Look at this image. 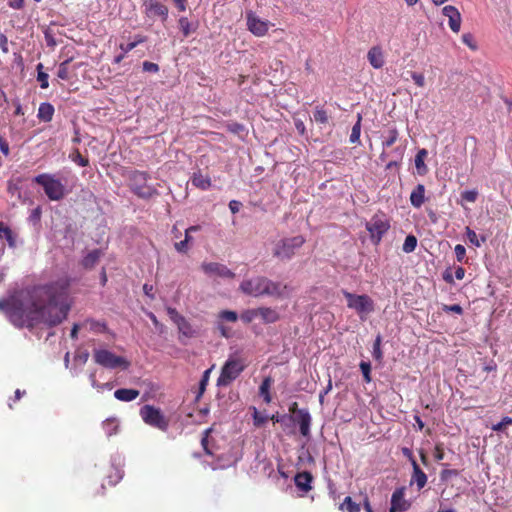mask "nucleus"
<instances>
[{"label": "nucleus", "instance_id": "nucleus-62", "mask_svg": "<svg viewBox=\"0 0 512 512\" xmlns=\"http://www.w3.org/2000/svg\"><path fill=\"white\" fill-rule=\"evenodd\" d=\"M0 151H1L5 156H8V155H9V152H10L8 142H7L4 138H2V137H0Z\"/></svg>", "mask_w": 512, "mask_h": 512}, {"label": "nucleus", "instance_id": "nucleus-35", "mask_svg": "<svg viewBox=\"0 0 512 512\" xmlns=\"http://www.w3.org/2000/svg\"><path fill=\"white\" fill-rule=\"evenodd\" d=\"M69 158L71 159V161H73L74 163L81 167H86L89 165V160L83 157L78 149H74L70 153Z\"/></svg>", "mask_w": 512, "mask_h": 512}, {"label": "nucleus", "instance_id": "nucleus-9", "mask_svg": "<svg viewBox=\"0 0 512 512\" xmlns=\"http://www.w3.org/2000/svg\"><path fill=\"white\" fill-rule=\"evenodd\" d=\"M390 228L389 220L385 214H375L366 222V229L370 234V239L373 244L378 245L382 237L388 232Z\"/></svg>", "mask_w": 512, "mask_h": 512}, {"label": "nucleus", "instance_id": "nucleus-39", "mask_svg": "<svg viewBox=\"0 0 512 512\" xmlns=\"http://www.w3.org/2000/svg\"><path fill=\"white\" fill-rule=\"evenodd\" d=\"M85 325L89 327V330L94 331L96 333L105 332L107 327L105 323H101L95 320H87Z\"/></svg>", "mask_w": 512, "mask_h": 512}, {"label": "nucleus", "instance_id": "nucleus-36", "mask_svg": "<svg viewBox=\"0 0 512 512\" xmlns=\"http://www.w3.org/2000/svg\"><path fill=\"white\" fill-rule=\"evenodd\" d=\"M361 120H362V117L359 114L358 115V120L355 123V125L352 127V131H351V134H350V142L353 143V144L359 143V141H360Z\"/></svg>", "mask_w": 512, "mask_h": 512}, {"label": "nucleus", "instance_id": "nucleus-37", "mask_svg": "<svg viewBox=\"0 0 512 512\" xmlns=\"http://www.w3.org/2000/svg\"><path fill=\"white\" fill-rule=\"evenodd\" d=\"M417 238L414 235H408L405 238L402 249L405 253H411L416 249Z\"/></svg>", "mask_w": 512, "mask_h": 512}, {"label": "nucleus", "instance_id": "nucleus-57", "mask_svg": "<svg viewBox=\"0 0 512 512\" xmlns=\"http://www.w3.org/2000/svg\"><path fill=\"white\" fill-rule=\"evenodd\" d=\"M143 70L145 72H152V73H156L159 71V66L158 64L156 63H153V62H149V61H144L143 62Z\"/></svg>", "mask_w": 512, "mask_h": 512}, {"label": "nucleus", "instance_id": "nucleus-64", "mask_svg": "<svg viewBox=\"0 0 512 512\" xmlns=\"http://www.w3.org/2000/svg\"><path fill=\"white\" fill-rule=\"evenodd\" d=\"M0 48L4 53L8 52V39L4 34H0Z\"/></svg>", "mask_w": 512, "mask_h": 512}, {"label": "nucleus", "instance_id": "nucleus-18", "mask_svg": "<svg viewBox=\"0 0 512 512\" xmlns=\"http://www.w3.org/2000/svg\"><path fill=\"white\" fill-rule=\"evenodd\" d=\"M313 476L308 471L299 472L294 477L296 487L304 492L308 493L312 489Z\"/></svg>", "mask_w": 512, "mask_h": 512}, {"label": "nucleus", "instance_id": "nucleus-59", "mask_svg": "<svg viewBox=\"0 0 512 512\" xmlns=\"http://www.w3.org/2000/svg\"><path fill=\"white\" fill-rule=\"evenodd\" d=\"M270 419H271L274 423H281V424H285L287 421H289V415H287V414H283V415L275 414V415H272V416L270 417Z\"/></svg>", "mask_w": 512, "mask_h": 512}, {"label": "nucleus", "instance_id": "nucleus-55", "mask_svg": "<svg viewBox=\"0 0 512 512\" xmlns=\"http://www.w3.org/2000/svg\"><path fill=\"white\" fill-rule=\"evenodd\" d=\"M411 77H412L413 81L415 82V84L418 87H424V85H425V78H424L423 74L417 73V72H412L411 73Z\"/></svg>", "mask_w": 512, "mask_h": 512}, {"label": "nucleus", "instance_id": "nucleus-53", "mask_svg": "<svg viewBox=\"0 0 512 512\" xmlns=\"http://www.w3.org/2000/svg\"><path fill=\"white\" fill-rule=\"evenodd\" d=\"M456 259L458 262H462L466 256V249L463 245L457 244L454 248Z\"/></svg>", "mask_w": 512, "mask_h": 512}, {"label": "nucleus", "instance_id": "nucleus-50", "mask_svg": "<svg viewBox=\"0 0 512 512\" xmlns=\"http://www.w3.org/2000/svg\"><path fill=\"white\" fill-rule=\"evenodd\" d=\"M465 232H466V236H467L468 240L470 241V243H472L476 247H480L481 244L478 240L476 232L474 230H472L470 227H466Z\"/></svg>", "mask_w": 512, "mask_h": 512}, {"label": "nucleus", "instance_id": "nucleus-19", "mask_svg": "<svg viewBox=\"0 0 512 512\" xmlns=\"http://www.w3.org/2000/svg\"><path fill=\"white\" fill-rule=\"evenodd\" d=\"M412 468H413V473H412L410 484L412 485L415 483L417 485L418 490H421L427 484V475L420 468L417 461H413Z\"/></svg>", "mask_w": 512, "mask_h": 512}, {"label": "nucleus", "instance_id": "nucleus-25", "mask_svg": "<svg viewBox=\"0 0 512 512\" xmlns=\"http://www.w3.org/2000/svg\"><path fill=\"white\" fill-rule=\"evenodd\" d=\"M102 255L101 250L94 249L90 251L83 259H82V266L86 269L93 268L97 262L99 261L100 257Z\"/></svg>", "mask_w": 512, "mask_h": 512}, {"label": "nucleus", "instance_id": "nucleus-56", "mask_svg": "<svg viewBox=\"0 0 512 512\" xmlns=\"http://www.w3.org/2000/svg\"><path fill=\"white\" fill-rule=\"evenodd\" d=\"M434 458L436 461H441L444 459V448L443 444L438 443L435 445L434 449Z\"/></svg>", "mask_w": 512, "mask_h": 512}, {"label": "nucleus", "instance_id": "nucleus-45", "mask_svg": "<svg viewBox=\"0 0 512 512\" xmlns=\"http://www.w3.org/2000/svg\"><path fill=\"white\" fill-rule=\"evenodd\" d=\"M509 425H512V418L509 416H505L502 418V420L499 423L494 424L492 426V430L499 432V431H502L506 426H509Z\"/></svg>", "mask_w": 512, "mask_h": 512}, {"label": "nucleus", "instance_id": "nucleus-5", "mask_svg": "<svg viewBox=\"0 0 512 512\" xmlns=\"http://www.w3.org/2000/svg\"><path fill=\"white\" fill-rule=\"evenodd\" d=\"M304 243L305 238L301 235L281 239L275 245L273 255L280 260H290Z\"/></svg>", "mask_w": 512, "mask_h": 512}, {"label": "nucleus", "instance_id": "nucleus-17", "mask_svg": "<svg viewBox=\"0 0 512 512\" xmlns=\"http://www.w3.org/2000/svg\"><path fill=\"white\" fill-rule=\"evenodd\" d=\"M442 13L449 19L450 29L458 33L461 27V14L455 6L447 5L443 7Z\"/></svg>", "mask_w": 512, "mask_h": 512}, {"label": "nucleus", "instance_id": "nucleus-14", "mask_svg": "<svg viewBox=\"0 0 512 512\" xmlns=\"http://www.w3.org/2000/svg\"><path fill=\"white\" fill-rule=\"evenodd\" d=\"M144 13L149 18L159 16L165 21L168 17V8L156 0H149L144 2Z\"/></svg>", "mask_w": 512, "mask_h": 512}, {"label": "nucleus", "instance_id": "nucleus-3", "mask_svg": "<svg viewBox=\"0 0 512 512\" xmlns=\"http://www.w3.org/2000/svg\"><path fill=\"white\" fill-rule=\"evenodd\" d=\"M127 179L130 190L141 199H150L158 194L157 189L148 184L150 175L145 171L133 170Z\"/></svg>", "mask_w": 512, "mask_h": 512}, {"label": "nucleus", "instance_id": "nucleus-32", "mask_svg": "<svg viewBox=\"0 0 512 512\" xmlns=\"http://www.w3.org/2000/svg\"><path fill=\"white\" fill-rule=\"evenodd\" d=\"M399 138V132L396 128H391L388 130L387 136L382 142L383 148H389L396 143Z\"/></svg>", "mask_w": 512, "mask_h": 512}, {"label": "nucleus", "instance_id": "nucleus-12", "mask_svg": "<svg viewBox=\"0 0 512 512\" xmlns=\"http://www.w3.org/2000/svg\"><path fill=\"white\" fill-rule=\"evenodd\" d=\"M289 421L299 425L300 433L304 437L310 436L311 415L307 409H300L296 415H289Z\"/></svg>", "mask_w": 512, "mask_h": 512}, {"label": "nucleus", "instance_id": "nucleus-51", "mask_svg": "<svg viewBox=\"0 0 512 512\" xmlns=\"http://www.w3.org/2000/svg\"><path fill=\"white\" fill-rule=\"evenodd\" d=\"M267 419H268L267 416H263L260 412L257 411L256 408H254L253 420H254L255 426H257V427L262 426L263 424L266 423Z\"/></svg>", "mask_w": 512, "mask_h": 512}, {"label": "nucleus", "instance_id": "nucleus-38", "mask_svg": "<svg viewBox=\"0 0 512 512\" xmlns=\"http://www.w3.org/2000/svg\"><path fill=\"white\" fill-rule=\"evenodd\" d=\"M381 343H382V337L381 335H377L374 344H373V357L375 360H382L383 358V352L381 350Z\"/></svg>", "mask_w": 512, "mask_h": 512}, {"label": "nucleus", "instance_id": "nucleus-61", "mask_svg": "<svg viewBox=\"0 0 512 512\" xmlns=\"http://www.w3.org/2000/svg\"><path fill=\"white\" fill-rule=\"evenodd\" d=\"M241 202L240 201H237V200H231L229 202V209L230 211L233 213V214H236L239 212L240 210V207H241Z\"/></svg>", "mask_w": 512, "mask_h": 512}, {"label": "nucleus", "instance_id": "nucleus-41", "mask_svg": "<svg viewBox=\"0 0 512 512\" xmlns=\"http://www.w3.org/2000/svg\"><path fill=\"white\" fill-rule=\"evenodd\" d=\"M257 312H258V308L257 309H248V310H245L240 318L241 320L246 323V324H249L251 323L256 317H258L257 315Z\"/></svg>", "mask_w": 512, "mask_h": 512}, {"label": "nucleus", "instance_id": "nucleus-15", "mask_svg": "<svg viewBox=\"0 0 512 512\" xmlns=\"http://www.w3.org/2000/svg\"><path fill=\"white\" fill-rule=\"evenodd\" d=\"M405 490V487H399L393 492L390 507L392 511L405 512L410 508V502L405 499Z\"/></svg>", "mask_w": 512, "mask_h": 512}, {"label": "nucleus", "instance_id": "nucleus-24", "mask_svg": "<svg viewBox=\"0 0 512 512\" xmlns=\"http://www.w3.org/2000/svg\"><path fill=\"white\" fill-rule=\"evenodd\" d=\"M54 115V107L48 102L41 103L38 108V118L41 121L49 122L52 120Z\"/></svg>", "mask_w": 512, "mask_h": 512}, {"label": "nucleus", "instance_id": "nucleus-22", "mask_svg": "<svg viewBox=\"0 0 512 512\" xmlns=\"http://www.w3.org/2000/svg\"><path fill=\"white\" fill-rule=\"evenodd\" d=\"M257 315L261 317L264 323H275L279 320L280 316L275 309L270 307L258 308Z\"/></svg>", "mask_w": 512, "mask_h": 512}, {"label": "nucleus", "instance_id": "nucleus-47", "mask_svg": "<svg viewBox=\"0 0 512 512\" xmlns=\"http://www.w3.org/2000/svg\"><path fill=\"white\" fill-rule=\"evenodd\" d=\"M462 42L467 45L471 50H476L477 44L473 38V35L471 33H465L462 35Z\"/></svg>", "mask_w": 512, "mask_h": 512}, {"label": "nucleus", "instance_id": "nucleus-26", "mask_svg": "<svg viewBox=\"0 0 512 512\" xmlns=\"http://www.w3.org/2000/svg\"><path fill=\"white\" fill-rule=\"evenodd\" d=\"M427 155V150L423 148L420 149L415 156V167L420 175H425L428 171V168L424 162Z\"/></svg>", "mask_w": 512, "mask_h": 512}, {"label": "nucleus", "instance_id": "nucleus-10", "mask_svg": "<svg viewBox=\"0 0 512 512\" xmlns=\"http://www.w3.org/2000/svg\"><path fill=\"white\" fill-rule=\"evenodd\" d=\"M142 420L149 426L158 428L162 431L167 430L169 422L159 408L152 405H144L140 409Z\"/></svg>", "mask_w": 512, "mask_h": 512}, {"label": "nucleus", "instance_id": "nucleus-60", "mask_svg": "<svg viewBox=\"0 0 512 512\" xmlns=\"http://www.w3.org/2000/svg\"><path fill=\"white\" fill-rule=\"evenodd\" d=\"M175 249L180 253H186L188 250L187 239H184L183 241L175 243Z\"/></svg>", "mask_w": 512, "mask_h": 512}, {"label": "nucleus", "instance_id": "nucleus-40", "mask_svg": "<svg viewBox=\"0 0 512 512\" xmlns=\"http://www.w3.org/2000/svg\"><path fill=\"white\" fill-rule=\"evenodd\" d=\"M218 318L227 322H236L238 320V314L235 311L223 310L218 314Z\"/></svg>", "mask_w": 512, "mask_h": 512}, {"label": "nucleus", "instance_id": "nucleus-54", "mask_svg": "<svg viewBox=\"0 0 512 512\" xmlns=\"http://www.w3.org/2000/svg\"><path fill=\"white\" fill-rule=\"evenodd\" d=\"M457 475H458V471L455 469H444L440 473V478L442 481H447L450 478H452L453 476H457Z\"/></svg>", "mask_w": 512, "mask_h": 512}, {"label": "nucleus", "instance_id": "nucleus-43", "mask_svg": "<svg viewBox=\"0 0 512 512\" xmlns=\"http://www.w3.org/2000/svg\"><path fill=\"white\" fill-rule=\"evenodd\" d=\"M3 237L6 239L9 247H16V235L8 226H6L5 232H3Z\"/></svg>", "mask_w": 512, "mask_h": 512}, {"label": "nucleus", "instance_id": "nucleus-8", "mask_svg": "<svg viewBox=\"0 0 512 512\" xmlns=\"http://www.w3.org/2000/svg\"><path fill=\"white\" fill-rule=\"evenodd\" d=\"M93 358L95 363L108 369H115L118 367L127 369L130 365L124 357L117 356L107 349H95L93 351Z\"/></svg>", "mask_w": 512, "mask_h": 512}, {"label": "nucleus", "instance_id": "nucleus-46", "mask_svg": "<svg viewBox=\"0 0 512 512\" xmlns=\"http://www.w3.org/2000/svg\"><path fill=\"white\" fill-rule=\"evenodd\" d=\"M209 373H210V369L206 370L203 373V376L199 383V392H198L197 398L201 397L202 394L204 393V391L206 390V386H207L208 380H209Z\"/></svg>", "mask_w": 512, "mask_h": 512}, {"label": "nucleus", "instance_id": "nucleus-34", "mask_svg": "<svg viewBox=\"0 0 512 512\" xmlns=\"http://www.w3.org/2000/svg\"><path fill=\"white\" fill-rule=\"evenodd\" d=\"M314 120L320 124H327L329 121L328 113L323 107L317 106L313 113Z\"/></svg>", "mask_w": 512, "mask_h": 512}, {"label": "nucleus", "instance_id": "nucleus-63", "mask_svg": "<svg viewBox=\"0 0 512 512\" xmlns=\"http://www.w3.org/2000/svg\"><path fill=\"white\" fill-rule=\"evenodd\" d=\"M119 48L121 49V51H122L124 54H127V53H129L130 51H132V50L135 48V43H132V41H131V42H129V43H127V44H123V43H121V44L119 45Z\"/></svg>", "mask_w": 512, "mask_h": 512}, {"label": "nucleus", "instance_id": "nucleus-28", "mask_svg": "<svg viewBox=\"0 0 512 512\" xmlns=\"http://www.w3.org/2000/svg\"><path fill=\"white\" fill-rule=\"evenodd\" d=\"M339 510L342 512H360V504L353 501L350 496H347L340 504Z\"/></svg>", "mask_w": 512, "mask_h": 512}, {"label": "nucleus", "instance_id": "nucleus-29", "mask_svg": "<svg viewBox=\"0 0 512 512\" xmlns=\"http://www.w3.org/2000/svg\"><path fill=\"white\" fill-rule=\"evenodd\" d=\"M72 59L69 58L62 63L59 64L57 76L61 80H69L71 78V72H70V63Z\"/></svg>", "mask_w": 512, "mask_h": 512}, {"label": "nucleus", "instance_id": "nucleus-48", "mask_svg": "<svg viewBox=\"0 0 512 512\" xmlns=\"http://www.w3.org/2000/svg\"><path fill=\"white\" fill-rule=\"evenodd\" d=\"M44 38H45V42L48 47L54 48L57 45V42L54 37V33L52 32L51 29L47 28L44 31Z\"/></svg>", "mask_w": 512, "mask_h": 512}, {"label": "nucleus", "instance_id": "nucleus-30", "mask_svg": "<svg viewBox=\"0 0 512 512\" xmlns=\"http://www.w3.org/2000/svg\"><path fill=\"white\" fill-rule=\"evenodd\" d=\"M271 384H272V379L270 377H266L262 381L260 388H259L260 395L263 397V399L266 403L271 402V395L269 392Z\"/></svg>", "mask_w": 512, "mask_h": 512}, {"label": "nucleus", "instance_id": "nucleus-20", "mask_svg": "<svg viewBox=\"0 0 512 512\" xmlns=\"http://www.w3.org/2000/svg\"><path fill=\"white\" fill-rule=\"evenodd\" d=\"M191 183L193 186L203 191L208 190L212 185L211 178L208 175H204L201 171L193 173Z\"/></svg>", "mask_w": 512, "mask_h": 512}, {"label": "nucleus", "instance_id": "nucleus-49", "mask_svg": "<svg viewBox=\"0 0 512 512\" xmlns=\"http://www.w3.org/2000/svg\"><path fill=\"white\" fill-rule=\"evenodd\" d=\"M442 310L444 312H446V313L453 312V313L458 314V315H462L463 314V308L459 304H453V305L443 304L442 305Z\"/></svg>", "mask_w": 512, "mask_h": 512}, {"label": "nucleus", "instance_id": "nucleus-33", "mask_svg": "<svg viewBox=\"0 0 512 512\" xmlns=\"http://www.w3.org/2000/svg\"><path fill=\"white\" fill-rule=\"evenodd\" d=\"M178 23L184 37H188L196 29L193 27L192 23L188 20L187 17H181Z\"/></svg>", "mask_w": 512, "mask_h": 512}, {"label": "nucleus", "instance_id": "nucleus-52", "mask_svg": "<svg viewBox=\"0 0 512 512\" xmlns=\"http://www.w3.org/2000/svg\"><path fill=\"white\" fill-rule=\"evenodd\" d=\"M478 193L475 190H466L461 193V198L467 202H475L477 199Z\"/></svg>", "mask_w": 512, "mask_h": 512}, {"label": "nucleus", "instance_id": "nucleus-27", "mask_svg": "<svg viewBox=\"0 0 512 512\" xmlns=\"http://www.w3.org/2000/svg\"><path fill=\"white\" fill-rule=\"evenodd\" d=\"M178 327L180 333H182L185 337L192 338L196 335V331L192 328V325L186 320V318L179 319L177 323H175Z\"/></svg>", "mask_w": 512, "mask_h": 512}, {"label": "nucleus", "instance_id": "nucleus-13", "mask_svg": "<svg viewBox=\"0 0 512 512\" xmlns=\"http://www.w3.org/2000/svg\"><path fill=\"white\" fill-rule=\"evenodd\" d=\"M202 270L209 276H219L221 278H234L235 273L232 272L227 266L217 263L209 262L201 265Z\"/></svg>", "mask_w": 512, "mask_h": 512}, {"label": "nucleus", "instance_id": "nucleus-31", "mask_svg": "<svg viewBox=\"0 0 512 512\" xmlns=\"http://www.w3.org/2000/svg\"><path fill=\"white\" fill-rule=\"evenodd\" d=\"M43 64L42 63H38L37 66H36V69H37V81L40 83V87L42 89H47L48 86H49V82H48V79H49V75L43 71Z\"/></svg>", "mask_w": 512, "mask_h": 512}, {"label": "nucleus", "instance_id": "nucleus-7", "mask_svg": "<svg viewBox=\"0 0 512 512\" xmlns=\"http://www.w3.org/2000/svg\"><path fill=\"white\" fill-rule=\"evenodd\" d=\"M245 369V365L240 359L229 358L221 369V373L217 379V386H229Z\"/></svg>", "mask_w": 512, "mask_h": 512}, {"label": "nucleus", "instance_id": "nucleus-42", "mask_svg": "<svg viewBox=\"0 0 512 512\" xmlns=\"http://www.w3.org/2000/svg\"><path fill=\"white\" fill-rule=\"evenodd\" d=\"M360 370L363 374L364 381L366 383L371 382V364L369 362L362 361L359 364Z\"/></svg>", "mask_w": 512, "mask_h": 512}, {"label": "nucleus", "instance_id": "nucleus-21", "mask_svg": "<svg viewBox=\"0 0 512 512\" xmlns=\"http://www.w3.org/2000/svg\"><path fill=\"white\" fill-rule=\"evenodd\" d=\"M425 186L418 184L410 194V203L414 208H420L425 202Z\"/></svg>", "mask_w": 512, "mask_h": 512}, {"label": "nucleus", "instance_id": "nucleus-11", "mask_svg": "<svg viewBox=\"0 0 512 512\" xmlns=\"http://www.w3.org/2000/svg\"><path fill=\"white\" fill-rule=\"evenodd\" d=\"M248 30L257 37L266 35L269 29V22L260 19L253 12L246 14Z\"/></svg>", "mask_w": 512, "mask_h": 512}, {"label": "nucleus", "instance_id": "nucleus-23", "mask_svg": "<svg viewBox=\"0 0 512 512\" xmlns=\"http://www.w3.org/2000/svg\"><path fill=\"white\" fill-rule=\"evenodd\" d=\"M140 392L136 389L121 388L114 392V397L123 402H130L139 396Z\"/></svg>", "mask_w": 512, "mask_h": 512}, {"label": "nucleus", "instance_id": "nucleus-44", "mask_svg": "<svg viewBox=\"0 0 512 512\" xmlns=\"http://www.w3.org/2000/svg\"><path fill=\"white\" fill-rule=\"evenodd\" d=\"M213 431V428L210 427L208 429H206L204 432H203V437L201 439V445L205 451V453L207 455H212V452L210 451L209 447H208V437L209 435L212 433Z\"/></svg>", "mask_w": 512, "mask_h": 512}, {"label": "nucleus", "instance_id": "nucleus-4", "mask_svg": "<svg viewBox=\"0 0 512 512\" xmlns=\"http://www.w3.org/2000/svg\"><path fill=\"white\" fill-rule=\"evenodd\" d=\"M34 182L43 187L46 196L52 201H59L66 195L64 184L54 175L39 174L34 178Z\"/></svg>", "mask_w": 512, "mask_h": 512}, {"label": "nucleus", "instance_id": "nucleus-1", "mask_svg": "<svg viewBox=\"0 0 512 512\" xmlns=\"http://www.w3.org/2000/svg\"><path fill=\"white\" fill-rule=\"evenodd\" d=\"M71 279L68 276L55 281L27 287L7 299H0V310L19 328L33 329L39 324L59 325L68 316Z\"/></svg>", "mask_w": 512, "mask_h": 512}, {"label": "nucleus", "instance_id": "nucleus-2", "mask_svg": "<svg viewBox=\"0 0 512 512\" xmlns=\"http://www.w3.org/2000/svg\"><path fill=\"white\" fill-rule=\"evenodd\" d=\"M239 289L244 294L253 297L267 295L280 298L286 294L287 285L281 282H274L263 276H258L242 281Z\"/></svg>", "mask_w": 512, "mask_h": 512}, {"label": "nucleus", "instance_id": "nucleus-6", "mask_svg": "<svg viewBox=\"0 0 512 512\" xmlns=\"http://www.w3.org/2000/svg\"><path fill=\"white\" fill-rule=\"evenodd\" d=\"M343 295L347 300V306L357 312L361 319L372 313L375 309L374 301L366 294L357 295L348 291H343Z\"/></svg>", "mask_w": 512, "mask_h": 512}, {"label": "nucleus", "instance_id": "nucleus-58", "mask_svg": "<svg viewBox=\"0 0 512 512\" xmlns=\"http://www.w3.org/2000/svg\"><path fill=\"white\" fill-rule=\"evenodd\" d=\"M167 312L174 323H177L179 319L184 318L182 315L178 313V311L175 308L168 307Z\"/></svg>", "mask_w": 512, "mask_h": 512}, {"label": "nucleus", "instance_id": "nucleus-16", "mask_svg": "<svg viewBox=\"0 0 512 512\" xmlns=\"http://www.w3.org/2000/svg\"><path fill=\"white\" fill-rule=\"evenodd\" d=\"M367 60L374 69H381L385 65V56L380 45L372 46L367 53Z\"/></svg>", "mask_w": 512, "mask_h": 512}]
</instances>
